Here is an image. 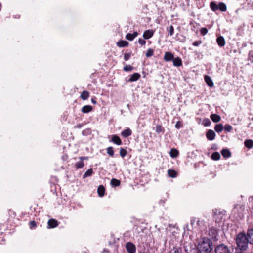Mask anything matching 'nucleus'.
I'll list each match as a JSON object with an SVG mask.
<instances>
[{"label": "nucleus", "mask_w": 253, "mask_h": 253, "mask_svg": "<svg viewBox=\"0 0 253 253\" xmlns=\"http://www.w3.org/2000/svg\"><path fill=\"white\" fill-rule=\"evenodd\" d=\"M141 77V75L138 73H134L131 75L130 78L128 79V82H133L138 80Z\"/></svg>", "instance_id": "nucleus-12"}, {"label": "nucleus", "mask_w": 253, "mask_h": 253, "mask_svg": "<svg viewBox=\"0 0 253 253\" xmlns=\"http://www.w3.org/2000/svg\"><path fill=\"white\" fill-rule=\"evenodd\" d=\"M82 127V124H79L75 126V128H81Z\"/></svg>", "instance_id": "nucleus-53"}, {"label": "nucleus", "mask_w": 253, "mask_h": 253, "mask_svg": "<svg viewBox=\"0 0 253 253\" xmlns=\"http://www.w3.org/2000/svg\"><path fill=\"white\" fill-rule=\"evenodd\" d=\"M154 54V50L152 48H149L147 51L146 53V56L147 58H149L153 55Z\"/></svg>", "instance_id": "nucleus-40"}, {"label": "nucleus", "mask_w": 253, "mask_h": 253, "mask_svg": "<svg viewBox=\"0 0 253 253\" xmlns=\"http://www.w3.org/2000/svg\"><path fill=\"white\" fill-rule=\"evenodd\" d=\"M210 118L211 119V120L215 123H217L219 122L221 120L220 116L216 114H211L210 116Z\"/></svg>", "instance_id": "nucleus-22"}, {"label": "nucleus", "mask_w": 253, "mask_h": 253, "mask_svg": "<svg viewBox=\"0 0 253 253\" xmlns=\"http://www.w3.org/2000/svg\"><path fill=\"white\" fill-rule=\"evenodd\" d=\"M168 174L170 177L175 178L177 176V173L175 170L170 169L168 170Z\"/></svg>", "instance_id": "nucleus-25"}, {"label": "nucleus", "mask_w": 253, "mask_h": 253, "mask_svg": "<svg viewBox=\"0 0 253 253\" xmlns=\"http://www.w3.org/2000/svg\"><path fill=\"white\" fill-rule=\"evenodd\" d=\"M247 237L249 243L253 245V228L248 231Z\"/></svg>", "instance_id": "nucleus-19"}, {"label": "nucleus", "mask_w": 253, "mask_h": 253, "mask_svg": "<svg viewBox=\"0 0 253 253\" xmlns=\"http://www.w3.org/2000/svg\"><path fill=\"white\" fill-rule=\"evenodd\" d=\"M211 159L217 161L220 159V155L218 152H213L211 156Z\"/></svg>", "instance_id": "nucleus-30"}, {"label": "nucleus", "mask_w": 253, "mask_h": 253, "mask_svg": "<svg viewBox=\"0 0 253 253\" xmlns=\"http://www.w3.org/2000/svg\"><path fill=\"white\" fill-rule=\"evenodd\" d=\"M208 33V29L203 27L200 29V33L202 35L204 36Z\"/></svg>", "instance_id": "nucleus-45"}, {"label": "nucleus", "mask_w": 253, "mask_h": 253, "mask_svg": "<svg viewBox=\"0 0 253 253\" xmlns=\"http://www.w3.org/2000/svg\"><path fill=\"white\" fill-rule=\"evenodd\" d=\"M202 222L200 221L199 220H196V227H198L199 226H200V223H201Z\"/></svg>", "instance_id": "nucleus-52"}, {"label": "nucleus", "mask_w": 253, "mask_h": 253, "mask_svg": "<svg viewBox=\"0 0 253 253\" xmlns=\"http://www.w3.org/2000/svg\"><path fill=\"white\" fill-rule=\"evenodd\" d=\"M196 218L195 217H193L192 218H191V221H190V224H191V226L194 228H196Z\"/></svg>", "instance_id": "nucleus-46"}, {"label": "nucleus", "mask_w": 253, "mask_h": 253, "mask_svg": "<svg viewBox=\"0 0 253 253\" xmlns=\"http://www.w3.org/2000/svg\"><path fill=\"white\" fill-rule=\"evenodd\" d=\"M222 156L225 158H228L231 157V153L229 149H223L221 151Z\"/></svg>", "instance_id": "nucleus-18"}, {"label": "nucleus", "mask_w": 253, "mask_h": 253, "mask_svg": "<svg viewBox=\"0 0 253 253\" xmlns=\"http://www.w3.org/2000/svg\"><path fill=\"white\" fill-rule=\"evenodd\" d=\"M132 133L131 130L129 128H127L121 132V135L124 138H127L131 136Z\"/></svg>", "instance_id": "nucleus-11"}, {"label": "nucleus", "mask_w": 253, "mask_h": 253, "mask_svg": "<svg viewBox=\"0 0 253 253\" xmlns=\"http://www.w3.org/2000/svg\"><path fill=\"white\" fill-rule=\"evenodd\" d=\"M203 124L205 126H209L211 125V122L208 118H206L203 120Z\"/></svg>", "instance_id": "nucleus-44"}, {"label": "nucleus", "mask_w": 253, "mask_h": 253, "mask_svg": "<svg viewBox=\"0 0 253 253\" xmlns=\"http://www.w3.org/2000/svg\"><path fill=\"white\" fill-rule=\"evenodd\" d=\"M223 128L226 132H229L232 130L233 127L232 126L227 124L225 125L223 127Z\"/></svg>", "instance_id": "nucleus-38"}, {"label": "nucleus", "mask_w": 253, "mask_h": 253, "mask_svg": "<svg viewBox=\"0 0 253 253\" xmlns=\"http://www.w3.org/2000/svg\"><path fill=\"white\" fill-rule=\"evenodd\" d=\"M106 150H107V153L108 154V155L109 156H110V157H113L114 156V152L113 148L112 147L110 146V147H108L106 149Z\"/></svg>", "instance_id": "nucleus-35"}, {"label": "nucleus", "mask_w": 253, "mask_h": 253, "mask_svg": "<svg viewBox=\"0 0 253 253\" xmlns=\"http://www.w3.org/2000/svg\"><path fill=\"white\" fill-rule=\"evenodd\" d=\"M110 184L112 186L116 187L119 186L120 185L121 182L119 180L113 178L111 180Z\"/></svg>", "instance_id": "nucleus-29"}, {"label": "nucleus", "mask_w": 253, "mask_h": 253, "mask_svg": "<svg viewBox=\"0 0 253 253\" xmlns=\"http://www.w3.org/2000/svg\"><path fill=\"white\" fill-rule=\"evenodd\" d=\"M170 253H182V249L177 247H174L170 251Z\"/></svg>", "instance_id": "nucleus-37"}, {"label": "nucleus", "mask_w": 253, "mask_h": 253, "mask_svg": "<svg viewBox=\"0 0 253 253\" xmlns=\"http://www.w3.org/2000/svg\"><path fill=\"white\" fill-rule=\"evenodd\" d=\"M93 173V169L92 168H90L89 169H87V171L84 173L83 176V178H85L87 177L90 176L92 175Z\"/></svg>", "instance_id": "nucleus-31"}, {"label": "nucleus", "mask_w": 253, "mask_h": 253, "mask_svg": "<svg viewBox=\"0 0 253 253\" xmlns=\"http://www.w3.org/2000/svg\"><path fill=\"white\" fill-rule=\"evenodd\" d=\"M174 58L173 54L170 52H166L164 56V60L166 62L172 61Z\"/></svg>", "instance_id": "nucleus-8"}, {"label": "nucleus", "mask_w": 253, "mask_h": 253, "mask_svg": "<svg viewBox=\"0 0 253 253\" xmlns=\"http://www.w3.org/2000/svg\"><path fill=\"white\" fill-rule=\"evenodd\" d=\"M89 96V92L87 90H84L81 94L80 97L83 100L88 99Z\"/></svg>", "instance_id": "nucleus-24"}, {"label": "nucleus", "mask_w": 253, "mask_h": 253, "mask_svg": "<svg viewBox=\"0 0 253 253\" xmlns=\"http://www.w3.org/2000/svg\"><path fill=\"white\" fill-rule=\"evenodd\" d=\"M213 212L214 215V218L216 221L219 222L222 219L223 216L225 215L224 211H220L219 210L215 209L213 210Z\"/></svg>", "instance_id": "nucleus-4"}, {"label": "nucleus", "mask_w": 253, "mask_h": 253, "mask_svg": "<svg viewBox=\"0 0 253 253\" xmlns=\"http://www.w3.org/2000/svg\"><path fill=\"white\" fill-rule=\"evenodd\" d=\"M172 61H173V65L174 66L180 67V66H182V60L179 57H177L176 58L174 57L173 59L172 60Z\"/></svg>", "instance_id": "nucleus-15"}, {"label": "nucleus", "mask_w": 253, "mask_h": 253, "mask_svg": "<svg viewBox=\"0 0 253 253\" xmlns=\"http://www.w3.org/2000/svg\"><path fill=\"white\" fill-rule=\"evenodd\" d=\"M216 42L220 47H223L225 44V41L222 36H220L216 39Z\"/></svg>", "instance_id": "nucleus-14"}, {"label": "nucleus", "mask_w": 253, "mask_h": 253, "mask_svg": "<svg viewBox=\"0 0 253 253\" xmlns=\"http://www.w3.org/2000/svg\"><path fill=\"white\" fill-rule=\"evenodd\" d=\"M138 42L140 45L143 46L145 45L146 42L145 40L140 38L138 39Z\"/></svg>", "instance_id": "nucleus-48"}, {"label": "nucleus", "mask_w": 253, "mask_h": 253, "mask_svg": "<svg viewBox=\"0 0 253 253\" xmlns=\"http://www.w3.org/2000/svg\"><path fill=\"white\" fill-rule=\"evenodd\" d=\"M215 133L211 129L209 130L206 133V137L209 140L212 141L215 139Z\"/></svg>", "instance_id": "nucleus-10"}, {"label": "nucleus", "mask_w": 253, "mask_h": 253, "mask_svg": "<svg viewBox=\"0 0 253 253\" xmlns=\"http://www.w3.org/2000/svg\"><path fill=\"white\" fill-rule=\"evenodd\" d=\"M213 248V244L209 239H204V240L199 244V249L201 252L205 253H210Z\"/></svg>", "instance_id": "nucleus-2"}, {"label": "nucleus", "mask_w": 253, "mask_h": 253, "mask_svg": "<svg viewBox=\"0 0 253 253\" xmlns=\"http://www.w3.org/2000/svg\"><path fill=\"white\" fill-rule=\"evenodd\" d=\"M138 35L137 31L134 32L132 34L127 33L126 35V39L128 41H133Z\"/></svg>", "instance_id": "nucleus-13"}, {"label": "nucleus", "mask_w": 253, "mask_h": 253, "mask_svg": "<svg viewBox=\"0 0 253 253\" xmlns=\"http://www.w3.org/2000/svg\"><path fill=\"white\" fill-rule=\"evenodd\" d=\"M57 220L54 219H50L48 221V228H54L58 225Z\"/></svg>", "instance_id": "nucleus-9"}, {"label": "nucleus", "mask_w": 253, "mask_h": 253, "mask_svg": "<svg viewBox=\"0 0 253 253\" xmlns=\"http://www.w3.org/2000/svg\"><path fill=\"white\" fill-rule=\"evenodd\" d=\"M204 80L208 85L210 87H213L214 85L213 82L211 79V77L208 75H205L204 77Z\"/></svg>", "instance_id": "nucleus-16"}, {"label": "nucleus", "mask_w": 253, "mask_h": 253, "mask_svg": "<svg viewBox=\"0 0 253 253\" xmlns=\"http://www.w3.org/2000/svg\"><path fill=\"white\" fill-rule=\"evenodd\" d=\"M154 34V31L153 29H149L145 31L143 34V37L145 39L151 38Z\"/></svg>", "instance_id": "nucleus-6"}, {"label": "nucleus", "mask_w": 253, "mask_h": 253, "mask_svg": "<svg viewBox=\"0 0 253 253\" xmlns=\"http://www.w3.org/2000/svg\"><path fill=\"white\" fill-rule=\"evenodd\" d=\"M248 60L250 61L251 62L253 63V51H250L248 53Z\"/></svg>", "instance_id": "nucleus-43"}, {"label": "nucleus", "mask_w": 253, "mask_h": 253, "mask_svg": "<svg viewBox=\"0 0 253 253\" xmlns=\"http://www.w3.org/2000/svg\"><path fill=\"white\" fill-rule=\"evenodd\" d=\"M126 249L128 253H135L136 252L135 246L131 242L126 243Z\"/></svg>", "instance_id": "nucleus-5"}, {"label": "nucleus", "mask_w": 253, "mask_h": 253, "mask_svg": "<svg viewBox=\"0 0 253 253\" xmlns=\"http://www.w3.org/2000/svg\"><path fill=\"white\" fill-rule=\"evenodd\" d=\"M202 43V41L200 40L196 41L192 43L193 45L194 46H198Z\"/></svg>", "instance_id": "nucleus-49"}, {"label": "nucleus", "mask_w": 253, "mask_h": 253, "mask_svg": "<svg viewBox=\"0 0 253 253\" xmlns=\"http://www.w3.org/2000/svg\"><path fill=\"white\" fill-rule=\"evenodd\" d=\"M214 129L217 133L221 132L223 129V126L222 124H218L215 126Z\"/></svg>", "instance_id": "nucleus-32"}, {"label": "nucleus", "mask_w": 253, "mask_h": 253, "mask_svg": "<svg viewBox=\"0 0 253 253\" xmlns=\"http://www.w3.org/2000/svg\"><path fill=\"white\" fill-rule=\"evenodd\" d=\"M119 153H120V155L122 158H124L125 156H126V155L127 154V151L125 148L121 147L120 149Z\"/></svg>", "instance_id": "nucleus-39"}, {"label": "nucleus", "mask_w": 253, "mask_h": 253, "mask_svg": "<svg viewBox=\"0 0 253 253\" xmlns=\"http://www.w3.org/2000/svg\"><path fill=\"white\" fill-rule=\"evenodd\" d=\"M123 70L126 72L131 71L133 70V67L130 65H126L124 67Z\"/></svg>", "instance_id": "nucleus-41"}, {"label": "nucleus", "mask_w": 253, "mask_h": 253, "mask_svg": "<svg viewBox=\"0 0 253 253\" xmlns=\"http://www.w3.org/2000/svg\"><path fill=\"white\" fill-rule=\"evenodd\" d=\"M244 145L247 148L251 149L253 147V141L251 139L246 140Z\"/></svg>", "instance_id": "nucleus-26"}, {"label": "nucleus", "mask_w": 253, "mask_h": 253, "mask_svg": "<svg viewBox=\"0 0 253 253\" xmlns=\"http://www.w3.org/2000/svg\"><path fill=\"white\" fill-rule=\"evenodd\" d=\"M131 55V51L127 50L124 55V59L126 61H128L130 58Z\"/></svg>", "instance_id": "nucleus-28"}, {"label": "nucleus", "mask_w": 253, "mask_h": 253, "mask_svg": "<svg viewBox=\"0 0 253 253\" xmlns=\"http://www.w3.org/2000/svg\"><path fill=\"white\" fill-rule=\"evenodd\" d=\"M169 155L172 158H176L179 155V151L175 148H172L169 152Z\"/></svg>", "instance_id": "nucleus-23"}, {"label": "nucleus", "mask_w": 253, "mask_h": 253, "mask_svg": "<svg viewBox=\"0 0 253 253\" xmlns=\"http://www.w3.org/2000/svg\"><path fill=\"white\" fill-rule=\"evenodd\" d=\"M214 253H230V250L227 246L221 244L215 247Z\"/></svg>", "instance_id": "nucleus-3"}, {"label": "nucleus", "mask_w": 253, "mask_h": 253, "mask_svg": "<svg viewBox=\"0 0 253 253\" xmlns=\"http://www.w3.org/2000/svg\"><path fill=\"white\" fill-rule=\"evenodd\" d=\"M110 142H112L117 145H121L122 144L121 139L117 135H113L112 136Z\"/></svg>", "instance_id": "nucleus-7"}, {"label": "nucleus", "mask_w": 253, "mask_h": 253, "mask_svg": "<svg viewBox=\"0 0 253 253\" xmlns=\"http://www.w3.org/2000/svg\"><path fill=\"white\" fill-rule=\"evenodd\" d=\"M165 132V128L161 125H157L156 126V132L157 133H164Z\"/></svg>", "instance_id": "nucleus-33"}, {"label": "nucleus", "mask_w": 253, "mask_h": 253, "mask_svg": "<svg viewBox=\"0 0 253 253\" xmlns=\"http://www.w3.org/2000/svg\"><path fill=\"white\" fill-rule=\"evenodd\" d=\"M84 164L83 161H80L79 162H77L75 165V167L76 169H81L84 167Z\"/></svg>", "instance_id": "nucleus-36"}, {"label": "nucleus", "mask_w": 253, "mask_h": 253, "mask_svg": "<svg viewBox=\"0 0 253 253\" xmlns=\"http://www.w3.org/2000/svg\"><path fill=\"white\" fill-rule=\"evenodd\" d=\"M80 159L81 160V161H83V160H87L88 157L82 156L80 157Z\"/></svg>", "instance_id": "nucleus-51"}, {"label": "nucleus", "mask_w": 253, "mask_h": 253, "mask_svg": "<svg viewBox=\"0 0 253 253\" xmlns=\"http://www.w3.org/2000/svg\"><path fill=\"white\" fill-rule=\"evenodd\" d=\"M1 3H0V11L1 10Z\"/></svg>", "instance_id": "nucleus-55"}, {"label": "nucleus", "mask_w": 253, "mask_h": 253, "mask_svg": "<svg viewBox=\"0 0 253 253\" xmlns=\"http://www.w3.org/2000/svg\"><path fill=\"white\" fill-rule=\"evenodd\" d=\"M93 110V107L91 105L84 106L81 109L83 113H88Z\"/></svg>", "instance_id": "nucleus-17"}, {"label": "nucleus", "mask_w": 253, "mask_h": 253, "mask_svg": "<svg viewBox=\"0 0 253 253\" xmlns=\"http://www.w3.org/2000/svg\"><path fill=\"white\" fill-rule=\"evenodd\" d=\"M236 242L238 248L245 250L249 241L245 234L240 233L237 236Z\"/></svg>", "instance_id": "nucleus-1"}, {"label": "nucleus", "mask_w": 253, "mask_h": 253, "mask_svg": "<svg viewBox=\"0 0 253 253\" xmlns=\"http://www.w3.org/2000/svg\"><path fill=\"white\" fill-rule=\"evenodd\" d=\"M167 31L169 32V35L171 36L174 34V27L172 25H170L169 28L167 29Z\"/></svg>", "instance_id": "nucleus-42"}, {"label": "nucleus", "mask_w": 253, "mask_h": 253, "mask_svg": "<svg viewBox=\"0 0 253 253\" xmlns=\"http://www.w3.org/2000/svg\"><path fill=\"white\" fill-rule=\"evenodd\" d=\"M210 7L213 11H216L218 10V5L214 1H212L210 3Z\"/></svg>", "instance_id": "nucleus-27"}, {"label": "nucleus", "mask_w": 253, "mask_h": 253, "mask_svg": "<svg viewBox=\"0 0 253 253\" xmlns=\"http://www.w3.org/2000/svg\"><path fill=\"white\" fill-rule=\"evenodd\" d=\"M91 102L94 104H96V102H97L95 98H92L91 99Z\"/></svg>", "instance_id": "nucleus-54"}, {"label": "nucleus", "mask_w": 253, "mask_h": 253, "mask_svg": "<svg viewBox=\"0 0 253 253\" xmlns=\"http://www.w3.org/2000/svg\"><path fill=\"white\" fill-rule=\"evenodd\" d=\"M105 189L103 185H99L97 189V193L99 196L102 197L104 196Z\"/></svg>", "instance_id": "nucleus-20"}, {"label": "nucleus", "mask_w": 253, "mask_h": 253, "mask_svg": "<svg viewBox=\"0 0 253 253\" xmlns=\"http://www.w3.org/2000/svg\"><path fill=\"white\" fill-rule=\"evenodd\" d=\"M128 44V42L125 40H120L117 43V45L119 47H126Z\"/></svg>", "instance_id": "nucleus-21"}, {"label": "nucleus", "mask_w": 253, "mask_h": 253, "mask_svg": "<svg viewBox=\"0 0 253 253\" xmlns=\"http://www.w3.org/2000/svg\"><path fill=\"white\" fill-rule=\"evenodd\" d=\"M29 225H30V228L33 229V228H35L36 227L37 224H36V222L33 220V221H31L29 222Z\"/></svg>", "instance_id": "nucleus-47"}, {"label": "nucleus", "mask_w": 253, "mask_h": 253, "mask_svg": "<svg viewBox=\"0 0 253 253\" xmlns=\"http://www.w3.org/2000/svg\"><path fill=\"white\" fill-rule=\"evenodd\" d=\"M182 126V124L181 123V122L180 121H177L176 123V124H175V127L177 128V129H179L180 127H181Z\"/></svg>", "instance_id": "nucleus-50"}, {"label": "nucleus", "mask_w": 253, "mask_h": 253, "mask_svg": "<svg viewBox=\"0 0 253 253\" xmlns=\"http://www.w3.org/2000/svg\"><path fill=\"white\" fill-rule=\"evenodd\" d=\"M218 9L222 12H225L227 10L226 4L223 2H220L218 4Z\"/></svg>", "instance_id": "nucleus-34"}]
</instances>
